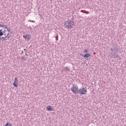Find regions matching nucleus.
I'll list each match as a JSON object with an SVG mask.
<instances>
[{"mask_svg":"<svg viewBox=\"0 0 126 126\" xmlns=\"http://www.w3.org/2000/svg\"><path fill=\"white\" fill-rule=\"evenodd\" d=\"M71 91L73 93H74V94H81V95H84V94H86V92H87L86 88H83L79 90L77 85H75L74 84L72 85Z\"/></svg>","mask_w":126,"mask_h":126,"instance_id":"1","label":"nucleus"},{"mask_svg":"<svg viewBox=\"0 0 126 126\" xmlns=\"http://www.w3.org/2000/svg\"><path fill=\"white\" fill-rule=\"evenodd\" d=\"M0 27H2V29H0V37L1 36H5L4 38H6L7 36L9 35L10 33V30L7 28V26L5 25H0Z\"/></svg>","mask_w":126,"mask_h":126,"instance_id":"2","label":"nucleus"},{"mask_svg":"<svg viewBox=\"0 0 126 126\" xmlns=\"http://www.w3.org/2000/svg\"><path fill=\"white\" fill-rule=\"evenodd\" d=\"M109 51L110 52V58H111V59H114L116 57V56L119 54L120 49L119 48V46L117 44H114L111 48H110Z\"/></svg>","mask_w":126,"mask_h":126,"instance_id":"3","label":"nucleus"},{"mask_svg":"<svg viewBox=\"0 0 126 126\" xmlns=\"http://www.w3.org/2000/svg\"><path fill=\"white\" fill-rule=\"evenodd\" d=\"M74 24V22L67 21L64 23V26L65 27V28H67V29H71V28H72V26Z\"/></svg>","mask_w":126,"mask_h":126,"instance_id":"4","label":"nucleus"},{"mask_svg":"<svg viewBox=\"0 0 126 126\" xmlns=\"http://www.w3.org/2000/svg\"><path fill=\"white\" fill-rule=\"evenodd\" d=\"M23 38L25 39L26 41H29L30 39H31V35L29 34H24L23 35Z\"/></svg>","mask_w":126,"mask_h":126,"instance_id":"5","label":"nucleus"},{"mask_svg":"<svg viewBox=\"0 0 126 126\" xmlns=\"http://www.w3.org/2000/svg\"><path fill=\"white\" fill-rule=\"evenodd\" d=\"M82 57L84 59H86V58L87 59V58H89L90 57H91V55H90V53H87V54H85V55H83Z\"/></svg>","mask_w":126,"mask_h":126,"instance_id":"6","label":"nucleus"},{"mask_svg":"<svg viewBox=\"0 0 126 126\" xmlns=\"http://www.w3.org/2000/svg\"><path fill=\"white\" fill-rule=\"evenodd\" d=\"M46 109L47 111H52L53 107H52L51 106H47Z\"/></svg>","mask_w":126,"mask_h":126,"instance_id":"7","label":"nucleus"},{"mask_svg":"<svg viewBox=\"0 0 126 126\" xmlns=\"http://www.w3.org/2000/svg\"><path fill=\"white\" fill-rule=\"evenodd\" d=\"M13 85L15 87H18V83H17L16 82H14V83L13 84Z\"/></svg>","mask_w":126,"mask_h":126,"instance_id":"8","label":"nucleus"},{"mask_svg":"<svg viewBox=\"0 0 126 126\" xmlns=\"http://www.w3.org/2000/svg\"><path fill=\"white\" fill-rule=\"evenodd\" d=\"M81 12H82L83 13H86V14H89V12L85 11L84 10H82L81 11Z\"/></svg>","mask_w":126,"mask_h":126,"instance_id":"9","label":"nucleus"},{"mask_svg":"<svg viewBox=\"0 0 126 126\" xmlns=\"http://www.w3.org/2000/svg\"><path fill=\"white\" fill-rule=\"evenodd\" d=\"M21 59H22V60H23V61H26V59H27V58H24V57H22L21 58Z\"/></svg>","mask_w":126,"mask_h":126,"instance_id":"10","label":"nucleus"},{"mask_svg":"<svg viewBox=\"0 0 126 126\" xmlns=\"http://www.w3.org/2000/svg\"><path fill=\"white\" fill-rule=\"evenodd\" d=\"M15 82L18 83V78L17 77L15 78Z\"/></svg>","mask_w":126,"mask_h":126,"instance_id":"11","label":"nucleus"},{"mask_svg":"<svg viewBox=\"0 0 126 126\" xmlns=\"http://www.w3.org/2000/svg\"><path fill=\"white\" fill-rule=\"evenodd\" d=\"M84 53H89V50H87V49H85L84 50Z\"/></svg>","mask_w":126,"mask_h":126,"instance_id":"12","label":"nucleus"},{"mask_svg":"<svg viewBox=\"0 0 126 126\" xmlns=\"http://www.w3.org/2000/svg\"><path fill=\"white\" fill-rule=\"evenodd\" d=\"M68 67H64V70H65V71H66V70H68Z\"/></svg>","mask_w":126,"mask_h":126,"instance_id":"13","label":"nucleus"},{"mask_svg":"<svg viewBox=\"0 0 126 126\" xmlns=\"http://www.w3.org/2000/svg\"><path fill=\"white\" fill-rule=\"evenodd\" d=\"M29 22H32V23H35V21L30 20L29 21Z\"/></svg>","mask_w":126,"mask_h":126,"instance_id":"14","label":"nucleus"},{"mask_svg":"<svg viewBox=\"0 0 126 126\" xmlns=\"http://www.w3.org/2000/svg\"><path fill=\"white\" fill-rule=\"evenodd\" d=\"M115 58H116V59H118V58H119V55H118V54H116V55Z\"/></svg>","mask_w":126,"mask_h":126,"instance_id":"15","label":"nucleus"},{"mask_svg":"<svg viewBox=\"0 0 126 126\" xmlns=\"http://www.w3.org/2000/svg\"><path fill=\"white\" fill-rule=\"evenodd\" d=\"M0 39H3L4 38H6V37H1V36H0Z\"/></svg>","mask_w":126,"mask_h":126,"instance_id":"16","label":"nucleus"},{"mask_svg":"<svg viewBox=\"0 0 126 126\" xmlns=\"http://www.w3.org/2000/svg\"><path fill=\"white\" fill-rule=\"evenodd\" d=\"M24 52H23V51H22V53L21 55H22V54H23Z\"/></svg>","mask_w":126,"mask_h":126,"instance_id":"17","label":"nucleus"},{"mask_svg":"<svg viewBox=\"0 0 126 126\" xmlns=\"http://www.w3.org/2000/svg\"><path fill=\"white\" fill-rule=\"evenodd\" d=\"M24 51H27V50L26 49H24Z\"/></svg>","mask_w":126,"mask_h":126,"instance_id":"18","label":"nucleus"},{"mask_svg":"<svg viewBox=\"0 0 126 126\" xmlns=\"http://www.w3.org/2000/svg\"><path fill=\"white\" fill-rule=\"evenodd\" d=\"M3 40H4V41H6V40H7V39H4Z\"/></svg>","mask_w":126,"mask_h":126,"instance_id":"19","label":"nucleus"},{"mask_svg":"<svg viewBox=\"0 0 126 126\" xmlns=\"http://www.w3.org/2000/svg\"><path fill=\"white\" fill-rule=\"evenodd\" d=\"M7 38H9V36H8Z\"/></svg>","mask_w":126,"mask_h":126,"instance_id":"20","label":"nucleus"},{"mask_svg":"<svg viewBox=\"0 0 126 126\" xmlns=\"http://www.w3.org/2000/svg\"><path fill=\"white\" fill-rule=\"evenodd\" d=\"M56 40H58V38H57V39H56Z\"/></svg>","mask_w":126,"mask_h":126,"instance_id":"21","label":"nucleus"},{"mask_svg":"<svg viewBox=\"0 0 126 126\" xmlns=\"http://www.w3.org/2000/svg\"><path fill=\"white\" fill-rule=\"evenodd\" d=\"M26 56H27V54H26Z\"/></svg>","mask_w":126,"mask_h":126,"instance_id":"22","label":"nucleus"},{"mask_svg":"<svg viewBox=\"0 0 126 126\" xmlns=\"http://www.w3.org/2000/svg\"><path fill=\"white\" fill-rule=\"evenodd\" d=\"M26 56H27V54H26Z\"/></svg>","mask_w":126,"mask_h":126,"instance_id":"23","label":"nucleus"},{"mask_svg":"<svg viewBox=\"0 0 126 126\" xmlns=\"http://www.w3.org/2000/svg\"><path fill=\"white\" fill-rule=\"evenodd\" d=\"M94 55H95V53H94Z\"/></svg>","mask_w":126,"mask_h":126,"instance_id":"24","label":"nucleus"}]
</instances>
